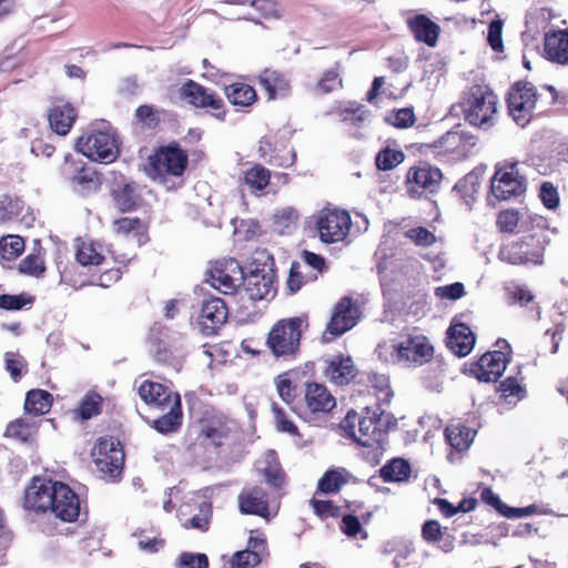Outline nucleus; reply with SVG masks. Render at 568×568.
<instances>
[{
	"label": "nucleus",
	"instance_id": "nucleus-1",
	"mask_svg": "<svg viewBox=\"0 0 568 568\" xmlns=\"http://www.w3.org/2000/svg\"><path fill=\"white\" fill-rule=\"evenodd\" d=\"M24 505L28 509L50 513L65 523L75 521L80 516V500L65 484L36 477L26 490Z\"/></svg>",
	"mask_w": 568,
	"mask_h": 568
},
{
	"label": "nucleus",
	"instance_id": "nucleus-2",
	"mask_svg": "<svg viewBox=\"0 0 568 568\" xmlns=\"http://www.w3.org/2000/svg\"><path fill=\"white\" fill-rule=\"evenodd\" d=\"M274 261L266 251H256L247 274H243L239 295L251 301H261L274 295Z\"/></svg>",
	"mask_w": 568,
	"mask_h": 568
},
{
	"label": "nucleus",
	"instance_id": "nucleus-3",
	"mask_svg": "<svg viewBox=\"0 0 568 568\" xmlns=\"http://www.w3.org/2000/svg\"><path fill=\"white\" fill-rule=\"evenodd\" d=\"M379 408L372 409L366 407L363 415L355 412H348L341 427L346 436L353 438L357 444L364 447H373L381 444L384 438V427L387 422L383 419V413Z\"/></svg>",
	"mask_w": 568,
	"mask_h": 568
},
{
	"label": "nucleus",
	"instance_id": "nucleus-4",
	"mask_svg": "<svg viewBox=\"0 0 568 568\" xmlns=\"http://www.w3.org/2000/svg\"><path fill=\"white\" fill-rule=\"evenodd\" d=\"M497 102V97L487 87L473 85L464 93L460 106L470 125L488 129L494 124Z\"/></svg>",
	"mask_w": 568,
	"mask_h": 568
},
{
	"label": "nucleus",
	"instance_id": "nucleus-5",
	"mask_svg": "<svg viewBox=\"0 0 568 568\" xmlns=\"http://www.w3.org/2000/svg\"><path fill=\"white\" fill-rule=\"evenodd\" d=\"M77 150L92 161L111 163L119 155L115 131L102 122L101 128L92 129L78 139Z\"/></svg>",
	"mask_w": 568,
	"mask_h": 568
},
{
	"label": "nucleus",
	"instance_id": "nucleus-6",
	"mask_svg": "<svg viewBox=\"0 0 568 568\" xmlns=\"http://www.w3.org/2000/svg\"><path fill=\"white\" fill-rule=\"evenodd\" d=\"M307 324L302 317L277 322L267 337V345L275 356L294 354L300 346L302 331Z\"/></svg>",
	"mask_w": 568,
	"mask_h": 568
},
{
	"label": "nucleus",
	"instance_id": "nucleus-7",
	"mask_svg": "<svg viewBox=\"0 0 568 568\" xmlns=\"http://www.w3.org/2000/svg\"><path fill=\"white\" fill-rule=\"evenodd\" d=\"M186 163L187 158L182 150L168 146L150 156L146 171L152 180L165 183L168 176L182 175Z\"/></svg>",
	"mask_w": 568,
	"mask_h": 568
},
{
	"label": "nucleus",
	"instance_id": "nucleus-8",
	"mask_svg": "<svg viewBox=\"0 0 568 568\" xmlns=\"http://www.w3.org/2000/svg\"><path fill=\"white\" fill-rule=\"evenodd\" d=\"M544 240L537 233L524 236L519 241L504 245L499 258L509 264H541L544 257Z\"/></svg>",
	"mask_w": 568,
	"mask_h": 568
},
{
	"label": "nucleus",
	"instance_id": "nucleus-9",
	"mask_svg": "<svg viewBox=\"0 0 568 568\" xmlns=\"http://www.w3.org/2000/svg\"><path fill=\"white\" fill-rule=\"evenodd\" d=\"M491 193L501 201L521 195L526 191V179L519 170L518 162L497 166L491 179Z\"/></svg>",
	"mask_w": 568,
	"mask_h": 568
},
{
	"label": "nucleus",
	"instance_id": "nucleus-10",
	"mask_svg": "<svg viewBox=\"0 0 568 568\" xmlns=\"http://www.w3.org/2000/svg\"><path fill=\"white\" fill-rule=\"evenodd\" d=\"M61 173L72 189L81 195L95 192L101 184L97 172L82 159L71 154L65 155Z\"/></svg>",
	"mask_w": 568,
	"mask_h": 568
},
{
	"label": "nucleus",
	"instance_id": "nucleus-11",
	"mask_svg": "<svg viewBox=\"0 0 568 568\" xmlns=\"http://www.w3.org/2000/svg\"><path fill=\"white\" fill-rule=\"evenodd\" d=\"M92 458L98 470L109 478H116L123 468L124 453L120 442L113 437L101 438L92 448Z\"/></svg>",
	"mask_w": 568,
	"mask_h": 568
},
{
	"label": "nucleus",
	"instance_id": "nucleus-12",
	"mask_svg": "<svg viewBox=\"0 0 568 568\" xmlns=\"http://www.w3.org/2000/svg\"><path fill=\"white\" fill-rule=\"evenodd\" d=\"M496 345L498 349L484 354L470 366V373L481 382H496L506 369L510 346L505 339L497 341Z\"/></svg>",
	"mask_w": 568,
	"mask_h": 568
},
{
	"label": "nucleus",
	"instance_id": "nucleus-13",
	"mask_svg": "<svg viewBox=\"0 0 568 568\" xmlns=\"http://www.w3.org/2000/svg\"><path fill=\"white\" fill-rule=\"evenodd\" d=\"M318 236L324 243L342 242L352 226L349 214L343 210H323L316 217Z\"/></svg>",
	"mask_w": 568,
	"mask_h": 568
},
{
	"label": "nucleus",
	"instance_id": "nucleus-14",
	"mask_svg": "<svg viewBox=\"0 0 568 568\" xmlns=\"http://www.w3.org/2000/svg\"><path fill=\"white\" fill-rule=\"evenodd\" d=\"M443 181L442 171L427 163L413 166L406 174L407 192L412 197L437 193Z\"/></svg>",
	"mask_w": 568,
	"mask_h": 568
},
{
	"label": "nucleus",
	"instance_id": "nucleus-15",
	"mask_svg": "<svg viewBox=\"0 0 568 568\" xmlns=\"http://www.w3.org/2000/svg\"><path fill=\"white\" fill-rule=\"evenodd\" d=\"M509 114L521 128H525L532 116L537 94L534 85L528 82L516 83L508 93Z\"/></svg>",
	"mask_w": 568,
	"mask_h": 568
},
{
	"label": "nucleus",
	"instance_id": "nucleus-16",
	"mask_svg": "<svg viewBox=\"0 0 568 568\" xmlns=\"http://www.w3.org/2000/svg\"><path fill=\"white\" fill-rule=\"evenodd\" d=\"M243 270L235 260L216 262L209 271V282L212 287L223 294H239L243 280Z\"/></svg>",
	"mask_w": 568,
	"mask_h": 568
},
{
	"label": "nucleus",
	"instance_id": "nucleus-17",
	"mask_svg": "<svg viewBox=\"0 0 568 568\" xmlns=\"http://www.w3.org/2000/svg\"><path fill=\"white\" fill-rule=\"evenodd\" d=\"M433 356V346L425 336L409 337L398 343L397 364L402 366H418L427 363Z\"/></svg>",
	"mask_w": 568,
	"mask_h": 568
},
{
	"label": "nucleus",
	"instance_id": "nucleus-18",
	"mask_svg": "<svg viewBox=\"0 0 568 568\" xmlns=\"http://www.w3.org/2000/svg\"><path fill=\"white\" fill-rule=\"evenodd\" d=\"M227 320V307L220 297L204 301L197 316V325L203 335L211 336L224 325Z\"/></svg>",
	"mask_w": 568,
	"mask_h": 568
},
{
	"label": "nucleus",
	"instance_id": "nucleus-19",
	"mask_svg": "<svg viewBox=\"0 0 568 568\" xmlns=\"http://www.w3.org/2000/svg\"><path fill=\"white\" fill-rule=\"evenodd\" d=\"M181 95L195 108L211 109L212 111L216 112L214 115L217 119H223V100L213 91H210L201 84L189 80L182 85Z\"/></svg>",
	"mask_w": 568,
	"mask_h": 568
},
{
	"label": "nucleus",
	"instance_id": "nucleus-20",
	"mask_svg": "<svg viewBox=\"0 0 568 568\" xmlns=\"http://www.w3.org/2000/svg\"><path fill=\"white\" fill-rule=\"evenodd\" d=\"M359 318V310L351 297H343L334 307L326 333L341 336L353 328Z\"/></svg>",
	"mask_w": 568,
	"mask_h": 568
},
{
	"label": "nucleus",
	"instance_id": "nucleus-21",
	"mask_svg": "<svg viewBox=\"0 0 568 568\" xmlns=\"http://www.w3.org/2000/svg\"><path fill=\"white\" fill-rule=\"evenodd\" d=\"M324 363V376L333 384L346 385L356 376L357 369L351 356L332 355Z\"/></svg>",
	"mask_w": 568,
	"mask_h": 568
},
{
	"label": "nucleus",
	"instance_id": "nucleus-22",
	"mask_svg": "<svg viewBox=\"0 0 568 568\" xmlns=\"http://www.w3.org/2000/svg\"><path fill=\"white\" fill-rule=\"evenodd\" d=\"M304 399L306 407L312 413H331L337 405L332 393L318 383H308L305 387Z\"/></svg>",
	"mask_w": 568,
	"mask_h": 568
},
{
	"label": "nucleus",
	"instance_id": "nucleus-23",
	"mask_svg": "<svg viewBox=\"0 0 568 568\" xmlns=\"http://www.w3.org/2000/svg\"><path fill=\"white\" fill-rule=\"evenodd\" d=\"M544 57L554 63L568 64V30H556L545 34Z\"/></svg>",
	"mask_w": 568,
	"mask_h": 568
},
{
	"label": "nucleus",
	"instance_id": "nucleus-24",
	"mask_svg": "<svg viewBox=\"0 0 568 568\" xmlns=\"http://www.w3.org/2000/svg\"><path fill=\"white\" fill-rule=\"evenodd\" d=\"M475 335L470 328L463 323L454 324L447 332V347L456 355L463 357L468 355L475 345Z\"/></svg>",
	"mask_w": 568,
	"mask_h": 568
},
{
	"label": "nucleus",
	"instance_id": "nucleus-25",
	"mask_svg": "<svg viewBox=\"0 0 568 568\" xmlns=\"http://www.w3.org/2000/svg\"><path fill=\"white\" fill-rule=\"evenodd\" d=\"M139 395L146 404L162 410H165L166 405L174 402L175 396H180L178 393L169 390L162 384L150 381H144L139 386Z\"/></svg>",
	"mask_w": 568,
	"mask_h": 568
},
{
	"label": "nucleus",
	"instance_id": "nucleus-26",
	"mask_svg": "<svg viewBox=\"0 0 568 568\" xmlns=\"http://www.w3.org/2000/svg\"><path fill=\"white\" fill-rule=\"evenodd\" d=\"M240 510L243 514L268 517V503L266 493L262 487H252L242 491L239 496Z\"/></svg>",
	"mask_w": 568,
	"mask_h": 568
},
{
	"label": "nucleus",
	"instance_id": "nucleus-27",
	"mask_svg": "<svg viewBox=\"0 0 568 568\" xmlns=\"http://www.w3.org/2000/svg\"><path fill=\"white\" fill-rule=\"evenodd\" d=\"M258 83L270 100L286 97L291 89L288 79L282 72L273 69L263 70L258 75Z\"/></svg>",
	"mask_w": 568,
	"mask_h": 568
},
{
	"label": "nucleus",
	"instance_id": "nucleus-28",
	"mask_svg": "<svg viewBox=\"0 0 568 568\" xmlns=\"http://www.w3.org/2000/svg\"><path fill=\"white\" fill-rule=\"evenodd\" d=\"M75 118L77 112L69 103L54 104L48 115L51 129L59 135H65L70 131Z\"/></svg>",
	"mask_w": 568,
	"mask_h": 568
},
{
	"label": "nucleus",
	"instance_id": "nucleus-29",
	"mask_svg": "<svg viewBox=\"0 0 568 568\" xmlns=\"http://www.w3.org/2000/svg\"><path fill=\"white\" fill-rule=\"evenodd\" d=\"M408 26L417 41L424 42L429 47L436 45L440 28L426 16H416L408 21Z\"/></svg>",
	"mask_w": 568,
	"mask_h": 568
},
{
	"label": "nucleus",
	"instance_id": "nucleus-30",
	"mask_svg": "<svg viewBox=\"0 0 568 568\" xmlns=\"http://www.w3.org/2000/svg\"><path fill=\"white\" fill-rule=\"evenodd\" d=\"M164 414L153 422V428L161 434L176 430L182 423L181 398L175 396L173 403L166 405Z\"/></svg>",
	"mask_w": 568,
	"mask_h": 568
},
{
	"label": "nucleus",
	"instance_id": "nucleus-31",
	"mask_svg": "<svg viewBox=\"0 0 568 568\" xmlns=\"http://www.w3.org/2000/svg\"><path fill=\"white\" fill-rule=\"evenodd\" d=\"M77 261L83 265H99L103 261L101 244L89 239H77L74 243Z\"/></svg>",
	"mask_w": 568,
	"mask_h": 568
},
{
	"label": "nucleus",
	"instance_id": "nucleus-32",
	"mask_svg": "<svg viewBox=\"0 0 568 568\" xmlns=\"http://www.w3.org/2000/svg\"><path fill=\"white\" fill-rule=\"evenodd\" d=\"M270 180V170L261 164H255L251 169L245 170L240 179L241 185H245L253 194H261L268 185Z\"/></svg>",
	"mask_w": 568,
	"mask_h": 568
},
{
	"label": "nucleus",
	"instance_id": "nucleus-33",
	"mask_svg": "<svg viewBox=\"0 0 568 568\" xmlns=\"http://www.w3.org/2000/svg\"><path fill=\"white\" fill-rule=\"evenodd\" d=\"M475 435V430L460 423L450 424L445 429L447 442L453 448L459 452L465 450L470 446Z\"/></svg>",
	"mask_w": 568,
	"mask_h": 568
},
{
	"label": "nucleus",
	"instance_id": "nucleus-34",
	"mask_svg": "<svg viewBox=\"0 0 568 568\" xmlns=\"http://www.w3.org/2000/svg\"><path fill=\"white\" fill-rule=\"evenodd\" d=\"M225 95L230 103L237 106H250L256 101L254 88L245 83H233L225 87Z\"/></svg>",
	"mask_w": 568,
	"mask_h": 568
},
{
	"label": "nucleus",
	"instance_id": "nucleus-35",
	"mask_svg": "<svg viewBox=\"0 0 568 568\" xmlns=\"http://www.w3.org/2000/svg\"><path fill=\"white\" fill-rule=\"evenodd\" d=\"M51 404L52 396L50 393L42 389H32L27 394L24 409L36 416L43 415L49 412Z\"/></svg>",
	"mask_w": 568,
	"mask_h": 568
},
{
	"label": "nucleus",
	"instance_id": "nucleus-36",
	"mask_svg": "<svg viewBox=\"0 0 568 568\" xmlns=\"http://www.w3.org/2000/svg\"><path fill=\"white\" fill-rule=\"evenodd\" d=\"M409 474L410 466L402 458L390 460L381 469V476L385 481H402L407 479Z\"/></svg>",
	"mask_w": 568,
	"mask_h": 568
},
{
	"label": "nucleus",
	"instance_id": "nucleus-37",
	"mask_svg": "<svg viewBox=\"0 0 568 568\" xmlns=\"http://www.w3.org/2000/svg\"><path fill=\"white\" fill-rule=\"evenodd\" d=\"M37 432V426L27 419H17L8 425L6 435L8 437L16 438L22 443H27L32 439Z\"/></svg>",
	"mask_w": 568,
	"mask_h": 568
},
{
	"label": "nucleus",
	"instance_id": "nucleus-38",
	"mask_svg": "<svg viewBox=\"0 0 568 568\" xmlns=\"http://www.w3.org/2000/svg\"><path fill=\"white\" fill-rule=\"evenodd\" d=\"M24 250V241L19 235H7L0 240V256L11 261L17 258Z\"/></svg>",
	"mask_w": 568,
	"mask_h": 568
},
{
	"label": "nucleus",
	"instance_id": "nucleus-39",
	"mask_svg": "<svg viewBox=\"0 0 568 568\" xmlns=\"http://www.w3.org/2000/svg\"><path fill=\"white\" fill-rule=\"evenodd\" d=\"M435 148L443 153L460 155L464 151L463 139L459 132L449 131L440 136L435 143Z\"/></svg>",
	"mask_w": 568,
	"mask_h": 568
},
{
	"label": "nucleus",
	"instance_id": "nucleus-40",
	"mask_svg": "<svg viewBox=\"0 0 568 568\" xmlns=\"http://www.w3.org/2000/svg\"><path fill=\"white\" fill-rule=\"evenodd\" d=\"M346 481L347 474L344 470H329L321 478L318 489L322 493H336Z\"/></svg>",
	"mask_w": 568,
	"mask_h": 568
},
{
	"label": "nucleus",
	"instance_id": "nucleus-41",
	"mask_svg": "<svg viewBox=\"0 0 568 568\" xmlns=\"http://www.w3.org/2000/svg\"><path fill=\"white\" fill-rule=\"evenodd\" d=\"M405 159L402 151L385 148L376 155V166L378 170L388 171L399 165Z\"/></svg>",
	"mask_w": 568,
	"mask_h": 568
},
{
	"label": "nucleus",
	"instance_id": "nucleus-42",
	"mask_svg": "<svg viewBox=\"0 0 568 568\" xmlns=\"http://www.w3.org/2000/svg\"><path fill=\"white\" fill-rule=\"evenodd\" d=\"M497 226L503 232L513 233L519 227L523 230L521 213L515 210L501 211L497 216Z\"/></svg>",
	"mask_w": 568,
	"mask_h": 568
},
{
	"label": "nucleus",
	"instance_id": "nucleus-43",
	"mask_svg": "<svg viewBox=\"0 0 568 568\" xmlns=\"http://www.w3.org/2000/svg\"><path fill=\"white\" fill-rule=\"evenodd\" d=\"M33 303V297L28 294L0 295V308L6 311H20L24 307H30Z\"/></svg>",
	"mask_w": 568,
	"mask_h": 568
},
{
	"label": "nucleus",
	"instance_id": "nucleus-44",
	"mask_svg": "<svg viewBox=\"0 0 568 568\" xmlns=\"http://www.w3.org/2000/svg\"><path fill=\"white\" fill-rule=\"evenodd\" d=\"M44 262L40 254L31 253L27 255L19 264V271L30 276H40L44 272Z\"/></svg>",
	"mask_w": 568,
	"mask_h": 568
},
{
	"label": "nucleus",
	"instance_id": "nucleus-45",
	"mask_svg": "<svg viewBox=\"0 0 568 568\" xmlns=\"http://www.w3.org/2000/svg\"><path fill=\"white\" fill-rule=\"evenodd\" d=\"M114 200L118 207L125 212L132 210L136 205L139 196L131 185L125 184L114 193Z\"/></svg>",
	"mask_w": 568,
	"mask_h": 568
},
{
	"label": "nucleus",
	"instance_id": "nucleus-46",
	"mask_svg": "<svg viewBox=\"0 0 568 568\" xmlns=\"http://www.w3.org/2000/svg\"><path fill=\"white\" fill-rule=\"evenodd\" d=\"M415 549L413 546L403 545L397 550L393 565L395 568H417V561L415 560Z\"/></svg>",
	"mask_w": 568,
	"mask_h": 568
},
{
	"label": "nucleus",
	"instance_id": "nucleus-47",
	"mask_svg": "<svg viewBox=\"0 0 568 568\" xmlns=\"http://www.w3.org/2000/svg\"><path fill=\"white\" fill-rule=\"evenodd\" d=\"M102 398L98 394H89L79 406V414L82 419H90L100 413Z\"/></svg>",
	"mask_w": 568,
	"mask_h": 568
},
{
	"label": "nucleus",
	"instance_id": "nucleus-48",
	"mask_svg": "<svg viewBox=\"0 0 568 568\" xmlns=\"http://www.w3.org/2000/svg\"><path fill=\"white\" fill-rule=\"evenodd\" d=\"M261 561L260 552L256 550H242L234 554L231 566L232 568H253Z\"/></svg>",
	"mask_w": 568,
	"mask_h": 568
},
{
	"label": "nucleus",
	"instance_id": "nucleus-49",
	"mask_svg": "<svg viewBox=\"0 0 568 568\" xmlns=\"http://www.w3.org/2000/svg\"><path fill=\"white\" fill-rule=\"evenodd\" d=\"M369 114L362 105L352 104L341 111V120L346 124L357 125L365 122Z\"/></svg>",
	"mask_w": 568,
	"mask_h": 568
},
{
	"label": "nucleus",
	"instance_id": "nucleus-50",
	"mask_svg": "<svg viewBox=\"0 0 568 568\" xmlns=\"http://www.w3.org/2000/svg\"><path fill=\"white\" fill-rule=\"evenodd\" d=\"M405 236L419 246H430L436 242L434 233L423 226L407 230Z\"/></svg>",
	"mask_w": 568,
	"mask_h": 568
},
{
	"label": "nucleus",
	"instance_id": "nucleus-51",
	"mask_svg": "<svg viewBox=\"0 0 568 568\" xmlns=\"http://www.w3.org/2000/svg\"><path fill=\"white\" fill-rule=\"evenodd\" d=\"M503 26V21L499 19L493 20L488 26L487 41L490 48L496 52L504 50Z\"/></svg>",
	"mask_w": 568,
	"mask_h": 568
},
{
	"label": "nucleus",
	"instance_id": "nucleus-52",
	"mask_svg": "<svg viewBox=\"0 0 568 568\" xmlns=\"http://www.w3.org/2000/svg\"><path fill=\"white\" fill-rule=\"evenodd\" d=\"M212 516L211 505L202 503L199 507V513L190 519V527L205 531L209 529L210 519Z\"/></svg>",
	"mask_w": 568,
	"mask_h": 568
},
{
	"label": "nucleus",
	"instance_id": "nucleus-53",
	"mask_svg": "<svg viewBox=\"0 0 568 568\" xmlns=\"http://www.w3.org/2000/svg\"><path fill=\"white\" fill-rule=\"evenodd\" d=\"M4 362L7 371L10 373L11 377L17 381L26 367V361L18 353L8 352L4 354Z\"/></svg>",
	"mask_w": 568,
	"mask_h": 568
},
{
	"label": "nucleus",
	"instance_id": "nucleus-54",
	"mask_svg": "<svg viewBox=\"0 0 568 568\" xmlns=\"http://www.w3.org/2000/svg\"><path fill=\"white\" fill-rule=\"evenodd\" d=\"M202 435L210 439L215 446H220L224 437H226V428L221 423H210L203 426Z\"/></svg>",
	"mask_w": 568,
	"mask_h": 568
},
{
	"label": "nucleus",
	"instance_id": "nucleus-55",
	"mask_svg": "<svg viewBox=\"0 0 568 568\" xmlns=\"http://www.w3.org/2000/svg\"><path fill=\"white\" fill-rule=\"evenodd\" d=\"M539 196L547 209H556L559 204L557 189L549 182H544L540 186Z\"/></svg>",
	"mask_w": 568,
	"mask_h": 568
},
{
	"label": "nucleus",
	"instance_id": "nucleus-56",
	"mask_svg": "<svg viewBox=\"0 0 568 568\" xmlns=\"http://www.w3.org/2000/svg\"><path fill=\"white\" fill-rule=\"evenodd\" d=\"M272 410L274 413L277 430L288 433L291 435L297 434V427L286 417L285 413L275 403L272 404Z\"/></svg>",
	"mask_w": 568,
	"mask_h": 568
},
{
	"label": "nucleus",
	"instance_id": "nucleus-57",
	"mask_svg": "<svg viewBox=\"0 0 568 568\" xmlns=\"http://www.w3.org/2000/svg\"><path fill=\"white\" fill-rule=\"evenodd\" d=\"M387 120L396 128H408L414 124L415 115L410 109H400L392 113Z\"/></svg>",
	"mask_w": 568,
	"mask_h": 568
},
{
	"label": "nucleus",
	"instance_id": "nucleus-58",
	"mask_svg": "<svg viewBox=\"0 0 568 568\" xmlns=\"http://www.w3.org/2000/svg\"><path fill=\"white\" fill-rule=\"evenodd\" d=\"M465 294L464 285L459 282L438 286L435 288V295L440 298H447L450 301H456L460 298Z\"/></svg>",
	"mask_w": 568,
	"mask_h": 568
},
{
	"label": "nucleus",
	"instance_id": "nucleus-59",
	"mask_svg": "<svg viewBox=\"0 0 568 568\" xmlns=\"http://www.w3.org/2000/svg\"><path fill=\"white\" fill-rule=\"evenodd\" d=\"M207 557L203 554L184 552L180 556V568H207Z\"/></svg>",
	"mask_w": 568,
	"mask_h": 568
},
{
	"label": "nucleus",
	"instance_id": "nucleus-60",
	"mask_svg": "<svg viewBox=\"0 0 568 568\" xmlns=\"http://www.w3.org/2000/svg\"><path fill=\"white\" fill-rule=\"evenodd\" d=\"M523 231L544 230L547 225L545 217L538 214H532L528 211L521 213Z\"/></svg>",
	"mask_w": 568,
	"mask_h": 568
},
{
	"label": "nucleus",
	"instance_id": "nucleus-61",
	"mask_svg": "<svg viewBox=\"0 0 568 568\" xmlns=\"http://www.w3.org/2000/svg\"><path fill=\"white\" fill-rule=\"evenodd\" d=\"M341 529L349 537H354L362 532V525L356 516L345 515L342 518Z\"/></svg>",
	"mask_w": 568,
	"mask_h": 568
},
{
	"label": "nucleus",
	"instance_id": "nucleus-62",
	"mask_svg": "<svg viewBox=\"0 0 568 568\" xmlns=\"http://www.w3.org/2000/svg\"><path fill=\"white\" fill-rule=\"evenodd\" d=\"M341 84L342 80L339 79L338 73L334 70L325 72L318 83L320 88L326 93L337 89Z\"/></svg>",
	"mask_w": 568,
	"mask_h": 568
},
{
	"label": "nucleus",
	"instance_id": "nucleus-63",
	"mask_svg": "<svg viewBox=\"0 0 568 568\" xmlns=\"http://www.w3.org/2000/svg\"><path fill=\"white\" fill-rule=\"evenodd\" d=\"M397 349H398V343L397 344L383 343V344H378V346L376 347V354L381 359H383L385 362H392L394 364H397V357H396Z\"/></svg>",
	"mask_w": 568,
	"mask_h": 568
},
{
	"label": "nucleus",
	"instance_id": "nucleus-64",
	"mask_svg": "<svg viewBox=\"0 0 568 568\" xmlns=\"http://www.w3.org/2000/svg\"><path fill=\"white\" fill-rule=\"evenodd\" d=\"M314 511L321 517H334L337 515L338 508L329 500L312 499Z\"/></svg>",
	"mask_w": 568,
	"mask_h": 568
}]
</instances>
